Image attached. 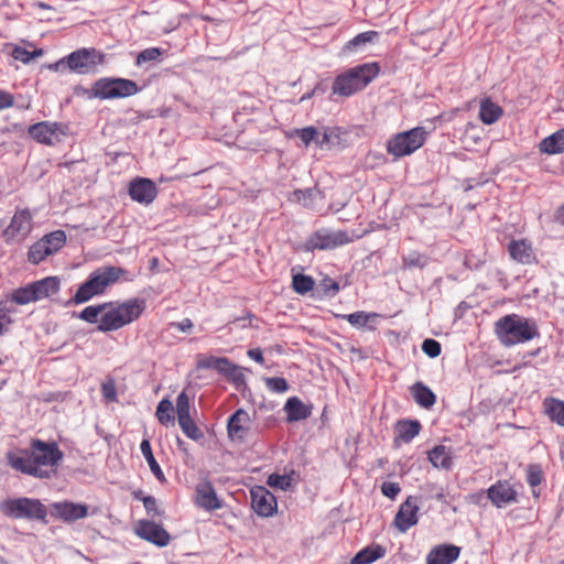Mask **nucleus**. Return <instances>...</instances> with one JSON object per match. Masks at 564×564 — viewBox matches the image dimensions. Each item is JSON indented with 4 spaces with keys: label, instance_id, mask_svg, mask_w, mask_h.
<instances>
[{
    "label": "nucleus",
    "instance_id": "obj_23",
    "mask_svg": "<svg viewBox=\"0 0 564 564\" xmlns=\"http://www.w3.org/2000/svg\"><path fill=\"white\" fill-rule=\"evenodd\" d=\"M460 554V547L453 544H440L433 547L427 556V564H452Z\"/></svg>",
    "mask_w": 564,
    "mask_h": 564
},
{
    "label": "nucleus",
    "instance_id": "obj_27",
    "mask_svg": "<svg viewBox=\"0 0 564 564\" xmlns=\"http://www.w3.org/2000/svg\"><path fill=\"white\" fill-rule=\"evenodd\" d=\"M421 423L416 420H401L398 421L394 429H395V440L409 443L411 442L416 435H419L421 431Z\"/></svg>",
    "mask_w": 564,
    "mask_h": 564
},
{
    "label": "nucleus",
    "instance_id": "obj_62",
    "mask_svg": "<svg viewBox=\"0 0 564 564\" xmlns=\"http://www.w3.org/2000/svg\"><path fill=\"white\" fill-rule=\"evenodd\" d=\"M2 365V360L0 359V366Z\"/></svg>",
    "mask_w": 564,
    "mask_h": 564
},
{
    "label": "nucleus",
    "instance_id": "obj_26",
    "mask_svg": "<svg viewBox=\"0 0 564 564\" xmlns=\"http://www.w3.org/2000/svg\"><path fill=\"white\" fill-rule=\"evenodd\" d=\"M427 458L435 468L448 470L453 465L452 452L444 445L434 446L427 453Z\"/></svg>",
    "mask_w": 564,
    "mask_h": 564
},
{
    "label": "nucleus",
    "instance_id": "obj_3",
    "mask_svg": "<svg viewBox=\"0 0 564 564\" xmlns=\"http://www.w3.org/2000/svg\"><path fill=\"white\" fill-rule=\"evenodd\" d=\"M495 334L505 347L527 343L540 336L535 322L518 314H508L495 323Z\"/></svg>",
    "mask_w": 564,
    "mask_h": 564
},
{
    "label": "nucleus",
    "instance_id": "obj_52",
    "mask_svg": "<svg viewBox=\"0 0 564 564\" xmlns=\"http://www.w3.org/2000/svg\"><path fill=\"white\" fill-rule=\"evenodd\" d=\"M135 498L141 499L143 506L149 514L153 517L160 516V511L158 509L156 499L152 496L141 497L140 495H135Z\"/></svg>",
    "mask_w": 564,
    "mask_h": 564
},
{
    "label": "nucleus",
    "instance_id": "obj_37",
    "mask_svg": "<svg viewBox=\"0 0 564 564\" xmlns=\"http://www.w3.org/2000/svg\"><path fill=\"white\" fill-rule=\"evenodd\" d=\"M525 478L527 482L531 488H533L532 492L535 497L539 496V492L534 490L535 487L540 486L544 479L543 470L538 464H530L525 468Z\"/></svg>",
    "mask_w": 564,
    "mask_h": 564
},
{
    "label": "nucleus",
    "instance_id": "obj_5",
    "mask_svg": "<svg viewBox=\"0 0 564 564\" xmlns=\"http://www.w3.org/2000/svg\"><path fill=\"white\" fill-rule=\"evenodd\" d=\"M127 273L120 267H100L93 271L88 279L78 286L72 301L75 304L86 303L94 296L104 294L110 285L118 282Z\"/></svg>",
    "mask_w": 564,
    "mask_h": 564
},
{
    "label": "nucleus",
    "instance_id": "obj_9",
    "mask_svg": "<svg viewBox=\"0 0 564 564\" xmlns=\"http://www.w3.org/2000/svg\"><path fill=\"white\" fill-rule=\"evenodd\" d=\"M59 288L61 280L57 276H46L14 290L12 301L19 305L37 302L56 294Z\"/></svg>",
    "mask_w": 564,
    "mask_h": 564
},
{
    "label": "nucleus",
    "instance_id": "obj_54",
    "mask_svg": "<svg viewBox=\"0 0 564 564\" xmlns=\"http://www.w3.org/2000/svg\"><path fill=\"white\" fill-rule=\"evenodd\" d=\"M14 105V96L0 89V110L11 108Z\"/></svg>",
    "mask_w": 564,
    "mask_h": 564
},
{
    "label": "nucleus",
    "instance_id": "obj_24",
    "mask_svg": "<svg viewBox=\"0 0 564 564\" xmlns=\"http://www.w3.org/2000/svg\"><path fill=\"white\" fill-rule=\"evenodd\" d=\"M196 503L207 511H214L221 507L216 491L209 481L197 485Z\"/></svg>",
    "mask_w": 564,
    "mask_h": 564
},
{
    "label": "nucleus",
    "instance_id": "obj_18",
    "mask_svg": "<svg viewBox=\"0 0 564 564\" xmlns=\"http://www.w3.org/2000/svg\"><path fill=\"white\" fill-rule=\"evenodd\" d=\"M487 497L497 508H503L518 500L517 490L508 480H498L487 489Z\"/></svg>",
    "mask_w": 564,
    "mask_h": 564
},
{
    "label": "nucleus",
    "instance_id": "obj_21",
    "mask_svg": "<svg viewBox=\"0 0 564 564\" xmlns=\"http://www.w3.org/2000/svg\"><path fill=\"white\" fill-rule=\"evenodd\" d=\"M52 510L55 517L67 522L84 519L88 514V508L86 505L69 501L56 502L52 505Z\"/></svg>",
    "mask_w": 564,
    "mask_h": 564
},
{
    "label": "nucleus",
    "instance_id": "obj_32",
    "mask_svg": "<svg viewBox=\"0 0 564 564\" xmlns=\"http://www.w3.org/2000/svg\"><path fill=\"white\" fill-rule=\"evenodd\" d=\"M284 410L289 422L305 420L311 415V410L296 397L286 401Z\"/></svg>",
    "mask_w": 564,
    "mask_h": 564
},
{
    "label": "nucleus",
    "instance_id": "obj_7",
    "mask_svg": "<svg viewBox=\"0 0 564 564\" xmlns=\"http://www.w3.org/2000/svg\"><path fill=\"white\" fill-rule=\"evenodd\" d=\"M105 62V54L94 47L79 48L59 59L56 64L50 66L52 69H58L66 64L67 68L77 74H89L95 72L96 67Z\"/></svg>",
    "mask_w": 564,
    "mask_h": 564
},
{
    "label": "nucleus",
    "instance_id": "obj_1",
    "mask_svg": "<svg viewBox=\"0 0 564 564\" xmlns=\"http://www.w3.org/2000/svg\"><path fill=\"white\" fill-rule=\"evenodd\" d=\"M8 465L35 478H50L63 459V452L55 442L32 440L29 448H13L6 454Z\"/></svg>",
    "mask_w": 564,
    "mask_h": 564
},
{
    "label": "nucleus",
    "instance_id": "obj_58",
    "mask_svg": "<svg viewBox=\"0 0 564 564\" xmlns=\"http://www.w3.org/2000/svg\"><path fill=\"white\" fill-rule=\"evenodd\" d=\"M329 140H330L329 134L327 132H324L322 140H319L318 137L316 138V144H318L319 147H323L324 144L328 143Z\"/></svg>",
    "mask_w": 564,
    "mask_h": 564
},
{
    "label": "nucleus",
    "instance_id": "obj_41",
    "mask_svg": "<svg viewBox=\"0 0 564 564\" xmlns=\"http://www.w3.org/2000/svg\"><path fill=\"white\" fill-rule=\"evenodd\" d=\"M105 306V303L87 306L78 314V317L90 324L97 323L104 314Z\"/></svg>",
    "mask_w": 564,
    "mask_h": 564
},
{
    "label": "nucleus",
    "instance_id": "obj_43",
    "mask_svg": "<svg viewBox=\"0 0 564 564\" xmlns=\"http://www.w3.org/2000/svg\"><path fill=\"white\" fill-rule=\"evenodd\" d=\"M425 263L424 257L417 251H413L402 257V265L405 269L423 268Z\"/></svg>",
    "mask_w": 564,
    "mask_h": 564
},
{
    "label": "nucleus",
    "instance_id": "obj_19",
    "mask_svg": "<svg viewBox=\"0 0 564 564\" xmlns=\"http://www.w3.org/2000/svg\"><path fill=\"white\" fill-rule=\"evenodd\" d=\"M129 195L132 200L149 205L158 196V188L151 180L137 177L130 182Z\"/></svg>",
    "mask_w": 564,
    "mask_h": 564
},
{
    "label": "nucleus",
    "instance_id": "obj_55",
    "mask_svg": "<svg viewBox=\"0 0 564 564\" xmlns=\"http://www.w3.org/2000/svg\"><path fill=\"white\" fill-rule=\"evenodd\" d=\"M169 326L176 328L182 333H187L193 328V322L189 318H184L181 322H172Z\"/></svg>",
    "mask_w": 564,
    "mask_h": 564
},
{
    "label": "nucleus",
    "instance_id": "obj_20",
    "mask_svg": "<svg viewBox=\"0 0 564 564\" xmlns=\"http://www.w3.org/2000/svg\"><path fill=\"white\" fill-rule=\"evenodd\" d=\"M508 251L511 259L518 263L532 264L536 262L532 242L528 239L511 240L508 245Z\"/></svg>",
    "mask_w": 564,
    "mask_h": 564
},
{
    "label": "nucleus",
    "instance_id": "obj_4",
    "mask_svg": "<svg viewBox=\"0 0 564 564\" xmlns=\"http://www.w3.org/2000/svg\"><path fill=\"white\" fill-rule=\"evenodd\" d=\"M377 63H366L339 73L332 84V94L348 98L366 88L379 74Z\"/></svg>",
    "mask_w": 564,
    "mask_h": 564
},
{
    "label": "nucleus",
    "instance_id": "obj_25",
    "mask_svg": "<svg viewBox=\"0 0 564 564\" xmlns=\"http://www.w3.org/2000/svg\"><path fill=\"white\" fill-rule=\"evenodd\" d=\"M544 414L551 422L564 427V401L557 398L549 397L542 403Z\"/></svg>",
    "mask_w": 564,
    "mask_h": 564
},
{
    "label": "nucleus",
    "instance_id": "obj_15",
    "mask_svg": "<svg viewBox=\"0 0 564 564\" xmlns=\"http://www.w3.org/2000/svg\"><path fill=\"white\" fill-rule=\"evenodd\" d=\"M251 507L260 517H271L276 512L278 502L272 492L263 486L251 489Z\"/></svg>",
    "mask_w": 564,
    "mask_h": 564
},
{
    "label": "nucleus",
    "instance_id": "obj_45",
    "mask_svg": "<svg viewBox=\"0 0 564 564\" xmlns=\"http://www.w3.org/2000/svg\"><path fill=\"white\" fill-rule=\"evenodd\" d=\"M293 133L299 137L306 147L310 145V143L313 141L316 142V138L318 137V131L315 127L296 129Z\"/></svg>",
    "mask_w": 564,
    "mask_h": 564
},
{
    "label": "nucleus",
    "instance_id": "obj_48",
    "mask_svg": "<svg viewBox=\"0 0 564 564\" xmlns=\"http://www.w3.org/2000/svg\"><path fill=\"white\" fill-rule=\"evenodd\" d=\"M422 350L429 357L436 358L441 355L442 346L437 340L427 338L422 343Z\"/></svg>",
    "mask_w": 564,
    "mask_h": 564
},
{
    "label": "nucleus",
    "instance_id": "obj_29",
    "mask_svg": "<svg viewBox=\"0 0 564 564\" xmlns=\"http://www.w3.org/2000/svg\"><path fill=\"white\" fill-rule=\"evenodd\" d=\"M539 150L545 154H558L564 152V129H561L553 134L544 138L540 144Z\"/></svg>",
    "mask_w": 564,
    "mask_h": 564
},
{
    "label": "nucleus",
    "instance_id": "obj_51",
    "mask_svg": "<svg viewBox=\"0 0 564 564\" xmlns=\"http://www.w3.org/2000/svg\"><path fill=\"white\" fill-rule=\"evenodd\" d=\"M102 397L108 401H117V390L113 380H108L101 384Z\"/></svg>",
    "mask_w": 564,
    "mask_h": 564
},
{
    "label": "nucleus",
    "instance_id": "obj_11",
    "mask_svg": "<svg viewBox=\"0 0 564 564\" xmlns=\"http://www.w3.org/2000/svg\"><path fill=\"white\" fill-rule=\"evenodd\" d=\"M355 238V235L349 234L346 230H329L323 228L316 230L310 236L307 245L312 250H333L352 242Z\"/></svg>",
    "mask_w": 564,
    "mask_h": 564
},
{
    "label": "nucleus",
    "instance_id": "obj_42",
    "mask_svg": "<svg viewBox=\"0 0 564 564\" xmlns=\"http://www.w3.org/2000/svg\"><path fill=\"white\" fill-rule=\"evenodd\" d=\"M265 387L274 393H284L289 390L288 381L282 377H272L264 379Z\"/></svg>",
    "mask_w": 564,
    "mask_h": 564
},
{
    "label": "nucleus",
    "instance_id": "obj_49",
    "mask_svg": "<svg viewBox=\"0 0 564 564\" xmlns=\"http://www.w3.org/2000/svg\"><path fill=\"white\" fill-rule=\"evenodd\" d=\"M268 485L270 487H275V488L286 490L291 486V479L288 476L272 474L268 478Z\"/></svg>",
    "mask_w": 564,
    "mask_h": 564
},
{
    "label": "nucleus",
    "instance_id": "obj_30",
    "mask_svg": "<svg viewBox=\"0 0 564 564\" xmlns=\"http://www.w3.org/2000/svg\"><path fill=\"white\" fill-rule=\"evenodd\" d=\"M503 115V109L495 104L490 98L481 100L479 108V119L485 124L497 122Z\"/></svg>",
    "mask_w": 564,
    "mask_h": 564
},
{
    "label": "nucleus",
    "instance_id": "obj_31",
    "mask_svg": "<svg viewBox=\"0 0 564 564\" xmlns=\"http://www.w3.org/2000/svg\"><path fill=\"white\" fill-rule=\"evenodd\" d=\"M411 393L414 401L422 408L430 409L436 402V395L424 383L416 382L411 387Z\"/></svg>",
    "mask_w": 564,
    "mask_h": 564
},
{
    "label": "nucleus",
    "instance_id": "obj_10",
    "mask_svg": "<svg viewBox=\"0 0 564 564\" xmlns=\"http://www.w3.org/2000/svg\"><path fill=\"white\" fill-rule=\"evenodd\" d=\"M1 512L12 519H29L44 521L47 516L46 507L33 498H15L3 501L0 506Z\"/></svg>",
    "mask_w": 564,
    "mask_h": 564
},
{
    "label": "nucleus",
    "instance_id": "obj_33",
    "mask_svg": "<svg viewBox=\"0 0 564 564\" xmlns=\"http://www.w3.org/2000/svg\"><path fill=\"white\" fill-rule=\"evenodd\" d=\"M140 451L142 453V455L144 456V458L150 467V470L155 476V478L161 482L165 481V476L152 453L151 444L148 438H144L141 442Z\"/></svg>",
    "mask_w": 564,
    "mask_h": 564
},
{
    "label": "nucleus",
    "instance_id": "obj_6",
    "mask_svg": "<svg viewBox=\"0 0 564 564\" xmlns=\"http://www.w3.org/2000/svg\"><path fill=\"white\" fill-rule=\"evenodd\" d=\"M139 87L135 82L127 78L102 77L90 88L77 87L75 94L87 99H119L135 95Z\"/></svg>",
    "mask_w": 564,
    "mask_h": 564
},
{
    "label": "nucleus",
    "instance_id": "obj_60",
    "mask_svg": "<svg viewBox=\"0 0 564 564\" xmlns=\"http://www.w3.org/2000/svg\"><path fill=\"white\" fill-rule=\"evenodd\" d=\"M332 289L335 291V292H338L339 291V285L334 282L333 285H332Z\"/></svg>",
    "mask_w": 564,
    "mask_h": 564
},
{
    "label": "nucleus",
    "instance_id": "obj_17",
    "mask_svg": "<svg viewBox=\"0 0 564 564\" xmlns=\"http://www.w3.org/2000/svg\"><path fill=\"white\" fill-rule=\"evenodd\" d=\"M135 534L160 547L166 546L171 541L169 532L161 524L149 520L139 521L135 527Z\"/></svg>",
    "mask_w": 564,
    "mask_h": 564
},
{
    "label": "nucleus",
    "instance_id": "obj_44",
    "mask_svg": "<svg viewBox=\"0 0 564 564\" xmlns=\"http://www.w3.org/2000/svg\"><path fill=\"white\" fill-rule=\"evenodd\" d=\"M42 55V50H35L33 52L28 51L24 47L15 46L12 52V57L17 61H20L24 64L29 63L31 59H33L36 56Z\"/></svg>",
    "mask_w": 564,
    "mask_h": 564
},
{
    "label": "nucleus",
    "instance_id": "obj_61",
    "mask_svg": "<svg viewBox=\"0 0 564 564\" xmlns=\"http://www.w3.org/2000/svg\"><path fill=\"white\" fill-rule=\"evenodd\" d=\"M0 564H9V562L0 555Z\"/></svg>",
    "mask_w": 564,
    "mask_h": 564
},
{
    "label": "nucleus",
    "instance_id": "obj_39",
    "mask_svg": "<svg viewBox=\"0 0 564 564\" xmlns=\"http://www.w3.org/2000/svg\"><path fill=\"white\" fill-rule=\"evenodd\" d=\"M315 281L312 276L305 274L293 275L292 286L299 294H306L314 289Z\"/></svg>",
    "mask_w": 564,
    "mask_h": 564
},
{
    "label": "nucleus",
    "instance_id": "obj_35",
    "mask_svg": "<svg viewBox=\"0 0 564 564\" xmlns=\"http://www.w3.org/2000/svg\"><path fill=\"white\" fill-rule=\"evenodd\" d=\"M177 421H178L180 427L182 429L183 433L188 438H191L193 441H198L204 436L203 432L192 420L191 415L177 417Z\"/></svg>",
    "mask_w": 564,
    "mask_h": 564
},
{
    "label": "nucleus",
    "instance_id": "obj_50",
    "mask_svg": "<svg viewBox=\"0 0 564 564\" xmlns=\"http://www.w3.org/2000/svg\"><path fill=\"white\" fill-rule=\"evenodd\" d=\"M375 36H377V32L375 31L362 32L356 35L352 40H350L347 45L348 47H356L360 44L371 42Z\"/></svg>",
    "mask_w": 564,
    "mask_h": 564
},
{
    "label": "nucleus",
    "instance_id": "obj_38",
    "mask_svg": "<svg viewBox=\"0 0 564 564\" xmlns=\"http://www.w3.org/2000/svg\"><path fill=\"white\" fill-rule=\"evenodd\" d=\"M173 413L174 406L169 399H163L159 402L155 415L161 424L167 425L172 423L174 420Z\"/></svg>",
    "mask_w": 564,
    "mask_h": 564
},
{
    "label": "nucleus",
    "instance_id": "obj_28",
    "mask_svg": "<svg viewBox=\"0 0 564 564\" xmlns=\"http://www.w3.org/2000/svg\"><path fill=\"white\" fill-rule=\"evenodd\" d=\"M386 550L380 544H371L361 549L351 560L350 564H371L383 557Z\"/></svg>",
    "mask_w": 564,
    "mask_h": 564
},
{
    "label": "nucleus",
    "instance_id": "obj_53",
    "mask_svg": "<svg viewBox=\"0 0 564 564\" xmlns=\"http://www.w3.org/2000/svg\"><path fill=\"white\" fill-rule=\"evenodd\" d=\"M401 491L400 485L398 482L384 481L381 486V492L383 496L394 499Z\"/></svg>",
    "mask_w": 564,
    "mask_h": 564
},
{
    "label": "nucleus",
    "instance_id": "obj_59",
    "mask_svg": "<svg viewBox=\"0 0 564 564\" xmlns=\"http://www.w3.org/2000/svg\"><path fill=\"white\" fill-rule=\"evenodd\" d=\"M35 6L37 8H40V9H43V10H50L51 9V6H48V4L44 3V2H37Z\"/></svg>",
    "mask_w": 564,
    "mask_h": 564
},
{
    "label": "nucleus",
    "instance_id": "obj_13",
    "mask_svg": "<svg viewBox=\"0 0 564 564\" xmlns=\"http://www.w3.org/2000/svg\"><path fill=\"white\" fill-rule=\"evenodd\" d=\"M197 368L214 369L235 382L240 381L242 378L238 367L226 357L199 356L197 359Z\"/></svg>",
    "mask_w": 564,
    "mask_h": 564
},
{
    "label": "nucleus",
    "instance_id": "obj_36",
    "mask_svg": "<svg viewBox=\"0 0 564 564\" xmlns=\"http://www.w3.org/2000/svg\"><path fill=\"white\" fill-rule=\"evenodd\" d=\"M51 254L53 253L51 252L50 247L46 246V242H43L40 239L30 248L28 252V260L33 264H37Z\"/></svg>",
    "mask_w": 564,
    "mask_h": 564
},
{
    "label": "nucleus",
    "instance_id": "obj_8",
    "mask_svg": "<svg viewBox=\"0 0 564 564\" xmlns=\"http://www.w3.org/2000/svg\"><path fill=\"white\" fill-rule=\"evenodd\" d=\"M426 131L423 127H416L392 135L386 144L387 152L395 160L411 155L423 147L426 140Z\"/></svg>",
    "mask_w": 564,
    "mask_h": 564
},
{
    "label": "nucleus",
    "instance_id": "obj_14",
    "mask_svg": "<svg viewBox=\"0 0 564 564\" xmlns=\"http://www.w3.org/2000/svg\"><path fill=\"white\" fill-rule=\"evenodd\" d=\"M28 132L36 142L52 145L59 141V135L64 134L63 126L57 122L41 121L29 127Z\"/></svg>",
    "mask_w": 564,
    "mask_h": 564
},
{
    "label": "nucleus",
    "instance_id": "obj_47",
    "mask_svg": "<svg viewBox=\"0 0 564 564\" xmlns=\"http://www.w3.org/2000/svg\"><path fill=\"white\" fill-rule=\"evenodd\" d=\"M189 398L185 391H182L176 398L177 417L191 415Z\"/></svg>",
    "mask_w": 564,
    "mask_h": 564
},
{
    "label": "nucleus",
    "instance_id": "obj_46",
    "mask_svg": "<svg viewBox=\"0 0 564 564\" xmlns=\"http://www.w3.org/2000/svg\"><path fill=\"white\" fill-rule=\"evenodd\" d=\"M162 55V51L159 47H149L139 53L137 56V65H142L144 63L155 61Z\"/></svg>",
    "mask_w": 564,
    "mask_h": 564
},
{
    "label": "nucleus",
    "instance_id": "obj_2",
    "mask_svg": "<svg viewBox=\"0 0 564 564\" xmlns=\"http://www.w3.org/2000/svg\"><path fill=\"white\" fill-rule=\"evenodd\" d=\"M97 329L102 333L118 330L137 321L145 310L143 299L133 297L121 303H105Z\"/></svg>",
    "mask_w": 564,
    "mask_h": 564
},
{
    "label": "nucleus",
    "instance_id": "obj_34",
    "mask_svg": "<svg viewBox=\"0 0 564 564\" xmlns=\"http://www.w3.org/2000/svg\"><path fill=\"white\" fill-rule=\"evenodd\" d=\"M341 317L346 319L351 326L360 328L367 326L371 322H375L379 315L377 313H366L364 311H358L351 314L343 315Z\"/></svg>",
    "mask_w": 564,
    "mask_h": 564
},
{
    "label": "nucleus",
    "instance_id": "obj_40",
    "mask_svg": "<svg viewBox=\"0 0 564 564\" xmlns=\"http://www.w3.org/2000/svg\"><path fill=\"white\" fill-rule=\"evenodd\" d=\"M46 242L52 253L58 251L66 242V235L63 230H56L41 239Z\"/></svg>",
    "mask_w": 564,
    "mask_h": 564
},
{
    "label": "nucleus",
    "instance_id": "obj_22",
    "mask_svg": "<svg viewBox=\"0 0 564 564\" xmlns=\"http://www.w3.org/2000/svg\"><path fill=\"white\" fill-rule=\"evenodd\" d=\"M250 424V416L247 411L243 409H238L228 419L227 430L228 435L231 440L242 441L248 431Z\"/></svg>",
    "mask_w": 564,
    "mask_h": 564
},
{
    "label": "nucleus",
    "instance_id": "obj_12",
    "mask_svg": "<svg viewBox=\"0 0 564 564\" xmlns=\"http://www.w3.org/2000/svg\"><path fill=\"white\" fill-rule=\"evenodd\" d=\"M33 216L28 208L15 210L9 226L3 230V238L7 242L22 240L31 232Z\"/></svg>",
    "mask_w": 564,
    "mask_h": 564
},
{
    "label": "nucleus",
    "instance_id": "obj_16",
    "mask_svg": "<svg viewBox=\"0 0 564 564\" xmlns=\"http://www.w3.org/2000/svg\"><path fill=\"white\" fill-rule=\"evenodd\" d=\"M419 499L410 496L401 503L394 517L393 524L402 533L417 523Z\"/></svg>",
    "mask_w": 564,
    "mask_h": 564
},
{
    "label": "nucleus",
    "instance_id": "obj_56",
    "mask_svg": "<svg viewBox=\"0 0 564 564\" xmlns=\"http://www.w3.org/2000/svg\"><path fill=\"white\" fill-rule=\"evenodd\" d=\"M11 323V318L9 316V310L3 306H0V335H2L4 328Z\"/></svg>",
    "mask_w": 564,
    "mask_h": 564
},
{
    "label": "nucleus",
    "instance_id": "obj_57",
    "mask_svg": "<svg viewBox=\"0 0 564 564\" xmlns=\"http://www.w3.org/2000/svg\"><path fill=\"white\" fill-rule=\"evenodd\" d=\"M247 355L249 358H251L252 360H254L258 364L262 365L264 362L263 354L260 348L249 349Z\"/></svg>",
    "mask_w": 564,
    "mask_h": 564
}]
</instances>
